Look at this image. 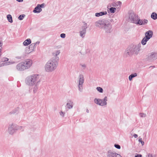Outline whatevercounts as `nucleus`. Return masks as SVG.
Returning a JSON list of instances; mask_svg holds the SVG:
<instances>
[{
  "label": "nucleus",
  "mask_w": 157,
  "mask_h": 157,
  "mask_svg": "<svg viewBox=\"0 0 157 157\" xmlns=\"http://www.w3.org/2000/svg\"><path fill=\"white\" fill-rule=\"evenodd\" d=\"M137 76V74L136 73L132 74L129 76L128 77L129 80L130 81H131L133 78L136 77Z\"/></svg>",
  "instance_id": "obj_24"
},
{
  "label": "nucleus",
  "mask_w": 157,
  "mask_h": 157,
  "mask_svg": "<svg viewBox=\"0 0 157 157\" xmlns=\"http://www.w3.org/2000/svg\"><path fill=\"white\" fill-rule=\"evenodd\" d=\"M95 24L96 27L104 30L106 33H110L112 31V27L111 23L106 20L103 19L96 21Z\"/></svg>",
  "instance_id": "obj_1"
},
{
  "label": "nucleus",
  "mask_w": 157,
  "mask_h": 157,
  "mask_svg": "<svg viewBox=\"0 0 157 157\" xmlns=\"http://www.w3.org/2000/svg\"><path fill=\"white\" fill-rule=\"evenodd\" d=\"M25 16V14L21 15L18 17V18L19 20H21L23 19Z\"/></svg>",
  "instance_id": "obj_32"
},
{
  "label": "nucleus",
  "mask_w": 157,
  "mask_h": 157,
  "mask_svg": "<svg viewBox=\"0 0 157 157\" xmlns=\"http://www.w3.org/2000/svg\"><path fill=\"white\" fill-rule=\"evenodd\" d=\"M59 58L58 57L50 59L45 64L44 68L47 72H51L55 70L58 65Z\"/></svg>",
  "instance_id": "obj_2"
},
{
  "label": "nucleus",
  "mask_w": 157,
  "mask_h": 157,
  "mask_svg": "<svg viewBox=\"0 0 157 157\" xmlns=\"http://www.w3.org/2000/svg\"><path fill=\"white\" fill-rule=\"evenodd\" d=\"M153 35V31L151 30H149L145 33V36L149 40L152 37Z\"/></svg>",
  "instance_id": "obj_13"
},
{
  "label": "nucleus",
  "mask_w": 157,
  "mask_h": 157,
  "mask_svg": "<svg viewBox=\"0 0 157 157\" xmlns=\"http://www.w3.org/2000/svg\"><path fill=\"white\" fill-rule=\"evenodd\" d=\"M107 97L105 96L103 99H100V103L102 104L100 106H104L107 104Z\"/></svg>",
  "instance_id": "obj_14"
},
{
  "label": "nucleus",
  "mask_w": 157,
  "mask_h": 157,
  "mask_svg": "<svg viewBox=\"0 0 157 157\" xmlns=\"http://www.w3.org/2000/svg\"><path fill=\"white\" fill-rule=\"evenodd\" d=\"M29 46L30 48H32L33 49H34L35 48H36V46H35V44H34L32 43Z\"/></svg>",
  "instance_id": "obj_33"
},
{
  "label": "nucleus",
  "mask_w": 157,
  "mask_h": 157,
  "mask_svg": "<svg viewBox=\"0 0 157 157\" xmlns=\"http://www.w3.org/2000/svg\"><path fill=\"white\" fill-rule=\"evenodd\" d=\"M94 102L99 105L100 106V105H101L102 104L100 103V99L95 98L94 100Z\"/></svg>",
  "instance_id": "obj_26"
},
{
  "label": "nucleus",
  "mask_w": 157,
  "mask_h": 157,
  "mask_svg": "<svg viewBox=\"0 0 157 157\" xmlns=\"http://www.w3.org/2000/svg\"><path fill=\"white\" fill-rule=\"evenodd\" d=\"M23 63L25 66V67H26V69H28L32 65V61L30 59H27L25 60Z\"/></svg>",
  "instance_id": "obj_11"
},
{
  "label": "nucleus",
  "mask_w": 157,
  "mask_h": 157,
  "mask_svg": "<svg viewBox=\"0 0 157 157\" xmlns=\"http://www.w3.org/2000/svg\"><path fill=\"white\" fill-rule=\"evenodd\" d=\"M114 146L116 148L118 149H120L121 148V146L118 144H115Z\"/></svg>",
  "instance_id": "obj_35"
},
{
  "label": "nucleus",
  "mask_w": 157,
  "mask_h": 157,
  "mask_svg": "<svg viewBox=\"0 0 157 157\" xmlns=\"http://www.w3.org/2000/svg\"><path fill=\"white\" fill-rule=\"evenodd\" d=\"M40 80L38 74L31 75L27 77L25 80V84L29 86H33L38 83H40Z\"/></svg>",
  "instance_id": "obj_3"
},
{
  "label": "nucleus",
  "mask_w": 157,
  "mask_h": 157,
  "mask_svg": "<svg viewBox=\"0 0 157 157\" xmlns=\"http://www.w3.org/2000/svg\"><path fill=\"white\" fill-rule=\"evenodd\" d=\"M25 52L27 53H31V52H29V49H27V48H26L25 49Z\"/></svg>",
  "instance_id": "obj_41"
},
{
  "label": "nucleus",
  "mask_w": 157,
  "mask_h": 157,
  "mask_svg": "<svg viewBox=\"0 0 157 157\" xmlns=\"http://www.w3.org/2000/svg\"><path fill=\"white\" fill-rule=\"evenodd\" d=\"M60 115L63 117H64L65 115V113L62 111H61L60 112Z\"/></svg>",
  "instance_id": "obj_40"
},
{
  "label": "nucleus",
  "mask_w": 157,
  "mask_h": 157,
  "mask_svg": "<svg viewBox=\"0 0 157 157\" xmlns=\"http://www.w3.org/2000/svg\"><path fill=\"white\" fill-rule=\"evenodd\" d=\"M1 52V49L0 48V52Z\"/></svg>",
  "instance_id": "obj_53"
},
{
  "label": "nucleus",
  "mask_w": 157,
  "mask_h": 157,
  "mask_svg": "<svg viewBox=\"0 0 157 157\" xmlns=\"http://www.w3.org/2000/svg\"><path fill=\"white\" fill-rule=\"evenodd\" d=\"M116 156L115 157H122L121 155H120L119 154H118L117 153L116 154Z\"/></svg>",
  "instance_id": "obj_43"
},
{
  "label": "nucleus",
  "mask_w": 157,
  "mask_h": 157,
  "mask_svg": "<svg viewBox=\"0 0 157 157\" xmlns=\"http://www.w3.org/2000/svg\"><path fill=\"white\" fill-rule=\"evenodd\" d=\"M87 28V24L85 23L84 25L82 26V30L79 32L80 36L82 38H84L86 33V29Z\"/></svg>",
  "instance_id": "obj_9"
},
{
  "label": "nucleus",
  "mask_w": 157,
  "mask_h": 157,
  "mask_svg": "<svg viewBox=\"0 0 157 157\" xmlns=\"http://www.w3.org/2000/svg\"><path fill=\"white\" fill-rule=\"evenodd\" d=\"M107 13V12L102 11L100 12L99 13H95V16L97 17H99L100 16H102L103 15H106Z\"/></svg>",
  "instance_id": "obj_20"
},
{
  "label": "nucleus",
  "mask_w": 157,
  "mask_h": 157,
  "mask_svg": "<svg viewBox=\"0 0 157 157\" xmlns=\"http://www.w3.org/2000/svg\"><path fill=\"white\" fill-rule=\"evenodd\" d=\"M38 5L39 6L40 8H41L44 7V4L43 3L41 4H38Z\"/></svg>",
  "instance_id": "obj_39"
},
{
  "label": "nucleus",
  "mask_w": 157,
  "mask_h": 157,
  "mask_svg": "<svg viewBox=\"0 0 157 157\" xmlns=\"http://www.w3.org/2000/svg\"><path fill=\"white\" fill-rule=\"evenodd\" d=\"M22 128V127L21 126H18L15 124H12L9 127L8 131L10 134L12 135L17 130H20L22 131L23 129H21Z\"/></svg>",
  "instance_id": "obj_5"
},
{
  "label": "nucleus",
  "mask_w": 157,
  "mask_h": 157,
  "mask_svg": "<svg viewBox=\"0 0 157 157\" xmlns=\"http://www.w3.org/2000/svg\"><path fill=\"white\" fill-rule=\"evenodd\" d=\"M116 8L115 7H111L109 8L110 12L111 13H114L116 11Z\"/></svg>",
  "instance_id": "obj_29"
},
{
  "label": "nucleus",
  "mask_w": 157,
  "mask_h": 157,
  "mask_svg": "<svg viewBox=\"0 0 157 157\" xmlns=\"http://www.w3.org/2000/svg\"><path fill=\"white\" fill-rule=\"evenodd\" d=\"M7 19L10 22L12 23L13 22L12 17L10 14H8L7 16Z\"/></svg>",
  "instance_id": "obj_27"
},
{
  "label": "nucleus",
  "mask_w": 157,
  "mask_h": 157,
  "mask_svg": "<svg viewBox=\"0 0 157 157\" xmlns=\"http://www.w3.org/2000/svg\"><path fill=\"white\" fill-rule=\"evenodd\" d=\"M40 83H38L34 85L33 87V91L34 93H36L38 89V86Z\"/></svg>",
  "instance_id": "obj_19"
},
{
  "label": "nucleus",
  "mask_w": 157,
  "mask_h": 157,
  "mask_svg": "<svg viewBox=\"0 0 157 157\" xmlns=\"http://www.w3.org/2000/svg\"><path fill=\"white\" fill-rule=\"evenodd\" d=\"M122 3L120 1H118L116 2H114L113 3L112 6H121V5Z\"/></svg>",
  "instance_id": "obj_25"
},
{
  "label": "nucleus",
  "mask_w": 157,
  "mask_h": 157,
  "mask_svg": "<svg viewBox=\"0 0 157 157\" xmlns=\"http://www.w3.org/2000/svg\"><path fill=\"white\" fill-rule=\"evenodd\" d=\"M140 50L139 45H133L128 47L124 52V56L126 57L132 56L133 55H137Z\"/></svg>",
  "instance_id": "obj_4"
},
{
  "label": "nucleus",
  "mask_w": 157,
  "mask_h": 157,
  "mask_svg": "<svg viewBox=\"0 0 157 157\" xmlns=\"http://www.w3.org/2000/svg\"><path fill=\"white\" fill-rule=\"evenodd\" d=\"M116 153L114 152L111 150H109L107 152V157H115Z\"/></svg>",
  "instance_id": "obj_15"
},
{
  "label": "nucleus",
  "mask_w": 157,
  "mask_h": 157,
  "mask_svg": "<svg viewBox=\"0 0 157 157\" xmlns=\"http://www.w3.org/2000/svg\"><path fill=\"white\" fill-rule=\"evenodd\" d=\"M39 43H40V42L37 41L36 42V43H34V44H35V45H36V44H39Z\"/></svg>",
  "instance_id": "obj_47"
},
{
  "label": "nucleus",
  "mask_w": 157,
  "mask_h": 157,
  "mask_svg": "<svg viewBox=\"0 0 157 157\" xmlns=\"http://www.w3.org/2000/svg\"><path fill=\"white\" fill-rule=\"evenodd\" d=\"M148 22V21L145 19H140L139 17L138 18L136 24L139 25H146Z\"/></svg>",
  "instance_id": "obj_10"
},
{
  "label": "nucleus",
  "mask_w": 157,
  "mask_h": 157,
  "mask_svg": "<svg viewBox=\"0 0 157 157\" xmlns=\"http://www.w3.org/2000/svg\"><path fill=\"white\" fill-rule=\"evenodd\" d=\"M149 40V39L145 37V36L142 39L141 43L143 45H145L146 44L147 42Z\"/></svg>",
  "instance_id": "obj_22"
},
{
  "label": "nucleus",
  "mask_w": 157,
  "mask_h": 157,
  "mask_svg": "<svg viewBox=\"0 0 157 157\" xmlns=\"http://www.w3.org/2000/svg\"><path fill=\"white\" fill-rule=\"evenodd\" d=\"M2 45V43L1 42V41L0 40V47H1Z\"/></svg>",
  "instance_id": "obj_51"
},
{
  "label": "nucleus",
  "mask_w": 157,
  "mask_h": 157,
  "mask_svg": "<svg viewBox=\"0 0 157 157\" xmlns=\"http://www.w3.org/2000/svg\"><path fill=\"white\" fill-rule=\"evenodd\" d=\"M142 155L140 154H137L136 155H135V157H142Z\"/></svg>",
  "instance_id": "obj_42"
},
{
  "label": "nucleus",
  "mask_w": 157,
  "mask_h": 157,
  "mask_svg": "<svg viewBox=\"0 0 157 157\" xmlns=\"http://www.w3.org/2000/svg\"><path fill=\"white\" fill-rule=\"evenodd\" d=\"M73 102L71 100L67 101V104L66 107H67L68 109H71L72 108L73 105L72 104Z\"/></svg>",
  "instance_id": "obj_17"
},
{
  "label": "nucleus",
  "mask_w": 157,
  "mask_h": 157,
  "mask_svg": "<svg viewBox=\"0 0 157 157\" xmlns=\"http://www.w3.org/2000/svg\"><path fill=\"white\" fill-rule=\"evenodd\" d=\"M96 89L100 93H102L103 92V89L100 87H97L96 88Z\"/></svg>",
  "instance_id": "obj_31"
},
{
  "label": "nucleus",
  "mask_w": 157,
  "mask_h": 157,
  "mask_svg": "<svg viewBox=\"0 0 157 157\" xmlns=\"http://www.w3.org/2000/svg\"><path fill=\"white\" fill-rule=\"evenodd\" d=\"M129 19L131 23L136 24L138 20L139 16L136 15L134 12L130 11L129 12Z\"/></svg>",
  "instance_id": "obj_6"
},
{
  "label": "nucleus",
  "mask_w": 157,
  "mask_h": 157,
  "mask_svg": "<svg viewBox=\"0 0 157 157\" xmlns=\"http://www.w3.org/2000/svg\"><path fill=\"white\" fill-rule=\"evenodd\" d=\"M16 58L18 59H21V56H17L16 57Z\"/></svg>",
  "instance_id": "obj_50"
},
{
  "label": "nucleus",
  "mask_w": 157,
  "mask_h": 157,
  "mask_svg": "<svg viewBox=\"0 0 157 157\" xmlns=\"http://www.w3.org/2000/svg\"><path fill=\"white\" fill-rule=\"evenodd\" d=\"M153 67H154V66H153Z\"/></svg>",
  "instance_id": "obj_55"
},
{
  "label": "nucleus",
  "mask_w": 157,
  "mask_h": 157,
  "mask_svg": "<svg viewBox=\"0 0 157 157\" xmlns=\"http://www.w3.org/2000/svg\"><path fill=\"white\" fill-rule=\"evenodd\" d=\"M80 65L81 67V70H85L86 67V66L85 64L81 63V64H80Z\"/></svg>",
  "instance_id": "obj_30"
},
{
  "label": "nucleus",
  "mask_w": 157,
  "mask_h": 157,
  "mask_svg": "<svg viewBox=\"0 0 157 157\" xmlns=\"http://www.w3.org/2000/svg\"><path fill=\"white\" fill-rule=\"evenodd\" d=\"M18 108L17 107V108H16L12 111L11 112H10V114H15V113H17L18 112Z\"/></svg>",
  "instance_id": "obj_28"
},
{
  "label": "nucleus",
  "mask_w": 157,
  "mask_h": 157,
  "mask_svg": "<svg viewBox=\"0 0 157 157\" xmlns=\"http://www.w3.org/2000/svg\"><path fill=\"white\" fill-rule=\"evenodd\" d=\"M16 0L19 2H22L23 1V0Z\"/></svg>",
  "instance_id": "obj_49"
},
{
  "label": "nucleus",
  "mask_w": 157,
  "mask_h": 157,
  "mask_svg": "<svg viewBox=\"0 0 157 157\" xmlns=\"http://www.w3.org/2000/svg\"><path fill=\"white\" fill-rule=\"evenodd\" d=\"M60 36L61 37L64 38H65V36H66V35L65 33H61L60 34Z\"/></svg>",
  "instance_id": "obj_38"
},
{
  "label": "nucleus",
  "mask_w": 157,
  "mask_h": 157,
  "mask_svg": "<svg viewBox=\"0 0 157 157\" xmlns=\"http://www.w3.org/2000/svg\"><path fill=\"white\" fill-rule=\"evenodd\" d=\"M1 54H0V56H1Z\"/></svg>",
  "instance_id": "obj_54"
},
{
  "label": "nucleus",
  "mask_w": 157,
  "mask_h": 157,
  "mask_svg": "<svg viewBox=\"0 0 157 157\" xmlns=\"http://www.w3.org/2000/svg\"><path fill=\"white\" fill-rule=\"evenodd\" d=\"M42 11V9L40 8L39 6L37 5V6L34 8L33 12L35 13H39Z\"/></svg>",
  "instance_id": "obj_18"
},
{
  "label": "nucleus",
  "mask_w": 157,
  "mask_h": 157,
  "mask_svg": "<svg viewBox=\"0 0 157 157\" xmlns=\"http://www.w3.org/2000/svg\"><path fill=\"white\" fill-rule=\"evenodd\" d=\"M60 53V50H59L55 51L52 53V55L53 56V57L51 59H53V58L55 59V58L57 57H58L59 59V57L58 56H58L59 54Z\"/></svg>",
  "instance_id": "obj_16"
},
{
  "label": "nucleus",
  "mask_w": 157,
  "mask_h": 157,
  "mask_svg": "<svg viewBox=\"0 0 157 157\" xmlns=\"http://www.w3.org/2000/svg\"><path fill=\"white\" fill-rule=\"evenodd\" d=\"M157 59V52H152L148 54L147 59L149 61L152 62Z\"/></svg>",
  "instance_id": "obj_8"
},
{
  "label": "nucleus",
  "mask_w": 157,
  "mask_h": 157,
  "mask_svg": "<svg viewBox=\"0 0 157 157\" xmlns=\"http://www.w3.org/2000/svg\"><path fill=\"white\" fill-rule=\"evenodd\" d=\"M151 18L154 20L157 19V14L155 12H153L151 16Z\"/></svg>",
  "instance_id": "obj_23"
},
{
  "label": "nucleus",
  "mask_w": 157,
  "mask_h": 157,
  "mask_svg": "<svg viewBox=\"0 0 157 157\" xmlns=\"http://www.w3.org/2000/svg\"><path fill=\"white\" fill-rule=\"evenodd\" d=\"M3 60L5 61H7L9 59L8 58H4L3 59Z\"/></svg>",
  "instance_id": "obj_44"
},
{
  "label": "nucleus",
  "mask_w": 157,
  "mask_h": 157,
  "mask_svg": "<svg viewBox=\"0 0 157 157\" xmlns=\"http://www.w3.org/2000/svg\"><path fill=\"white\" fill-rule=\"evenodd\" d=\"M79 80L78 85V89L80 92H82L83 90V83L84 81V77L82 74H80L79 75Z\"/></svg>",
  "instance_id": "obj_7"
},
{
  "label": "nucleus",
  "mask_w": 157,
  "mask_h": 157,
  "mask_svg": "<svg viewBox=\"0 0 157 157\" xmlns=\"http://www.w3.org/2000/svg\"><path fill=\"white\" fill-rule=\"evenodd\" d=\"M29 49V52H33L34 50V49H33L32 48H30V47L29 46L28 48L27 47V50Z\"/></svg>",
  "instance_id": "obj_37"
},
{
  "label": "nucleus",
  "mask_w": 157,
  "mask_h": 157,
  "mask_svg": "<svg viewBox=\"0 0 157 157\" xmlns=\"http://www.w3.org/2000/svg\"><path fill=\"white\" fill-rule=\"evenodd\" d=\"M147 157H153L152 154L149 153L147 155Z\"/></svg>",
  "instance_id": "obj_45"
},
{
  "label": "nucleus",
  "mask_w": 157,
  "mask_h": 157,
  "mask_svg": "<svg viewBox=\"0 0 157 157\" xmlns=\"http://www.w3.org/2000/svg\"><path fill=\"white\" fill-rule=\"evenodd\" d=\"M139 141L141 143L142 145H143L144 144V142L142 140L141 138H140L139 139Z\"/></svg>",
  "instance_id": "obj_34"
},
{
  "label": "nucleus",
  "mask_w": 157,
  "mask_h": 157,
  "mask_svg": "<svg viewBox=\"0 0 157 157\" xmlns=\"http://www.w3.org/2000/svg\"><path fill=\"white\" fill-rule=\"evenodd\" d=\"M138 135L137 134H134L133 135V136L135 138H136L138 137Z\"/></svg>",
  "instance_id": "obj_46"
},
{
  "label": "nucleus",
  "mask_w": 157,
  "mask_h": 157,
  "mask_svg": "<svg viewBox=\"0 0 157 157\" xmlns=\"http://www.w3.org/2000/svg\"><path fill=\"white\" fill-rule=\"evenodd\" d=\"M31 43V40L30 39H27L23 43L24 46H28Z\"/></svg>",
  "instance_id": "obj_21"
},
{
  "label": "nucleus",
  "mask_w": 157,
  "mask_h": 157,
  "mask_svg": "<svg viewBox=\"0 0 157 157\" xmlns=\"http://www.w3.org/2000/svg\"><path fill=\"white\" fill-rule=\"evenodd\" d=\"M86 112L87 113H88L89 112V110L88 109H87L86 110Z\"/></svg>",
  "instance_id": "obj_52"
},
{
  "label": "nucleus",
  "mask_w": 157,
  "mask_h": 157,
  "mask_svg": "<svg viewBox=\"0 0 157 157\" xmlns=\"http://www.w3.org/2000/svg\"><path fill=\"white\" fill-rule=\"evenodd\" d=\"M5 64V63H2L0 65V67L4 66V65Z\"/></svg>",
  "instance_id": "obj_48"
},
{
  "label": "nucleus",
  "mask_w": 157,
  "mask_h": 157,
  "mask_svg": "<svg viewBox=\"0 0 157 157\" xmlns=\"http://www.w3.org/2000/svg\"><path fill=\"white\" fill-rule=\"evenodd\" d=\"M17 69L20 71H22L26 69V67H25L23 63H18L16 66Z\"/></svg>",
  "instance_id": "obj_12"
},
{
  "label": "nucleus",
  "mask_w": 157,
  "mask_h": 157,
  "mask_svg": "<svg viewBox=\"0 0 157 157\" xmlns=\"http://www.w3.org/2000/svg\"><path fill=\"white\" fill-rule=\"evenodd\" d=\"M140 116L142 117H145L146 116V115L145 114L140 113Z\"/></svg>",
  "instance_id": "obj_36"
}]
</instances>
